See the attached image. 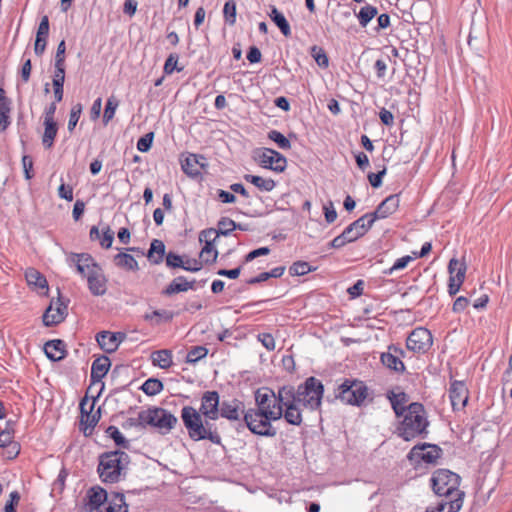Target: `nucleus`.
<instances>
[{
  "label": "nucleus",
  "instance_id": "f257e3e1",
  "mask_svg": "<svg viewBox=\"0 0 512 512\" xmlns=\"http://www.w3.org/2000/svg\"><path fill=\"white\" fill-rule=\"evenodd\" d=\"M220 405L219 393L206 391L201 397L199 410L192 406L182 408L181 419L192 440H209L213 444H221V436L212 422L219 418Z\"/></svg>",
  "mask_w": 512,
  "mask_h": 512
},
{
  "label": "nucleus",
  "instance_id": "f03ea898",
  "mask_svg": "<svg viewBox=\"0 0 512 512\" xmlns=\"http://www.w3.org/2000/svg\"><path fill=\"white\" fill-rule=\"evenodd\" d=\"M283 407L276 399L261 407L249 408L244 414V423L251 433L262 437H275L277 429L272 422L283 416Z\"/></svg>",
  "mask_w": 512,
  "mask_h": 512
},
{
  "label": "nucleus",
  "instance_id": "7ed1b4c3",
  "mask_svg": "<svg viewBox=\"0 0 512 512\" xmlns=\"http://www.w3.org/2000/svg\"><path fill=\"white\" fill-rule=\"evenodd\" d=\"M130 456L121 450L104 452L99 456L97 472L103 483L114 484L126 477Z\"/></svg>",
  "mask_w": 512,
  "mask_h": 512
},
{
  "label": "nucleus",
  "instance_id": "20e7f679",
  "mask_svg": "<svg viewBox=\"0 0 512 512\" xmlns=\"http://www.w3.org/2000/svg\"><path fill=\"white\" fill-rule=\"evenodd\" d=\"M403 420L397 428V433L405 441H411L417 437H426L429 422L424 406L419 402L410 403L407 412L402 415Z\"/></svg>",
  "mask_w": 512,
  "mask_h": 512
},
{
  "label": "nucleus",
  "instance_id": "39448f33",
  "mask_svg": "<svg viewBox=\"0 0 512 512\" xmlns=\"http://www.w3.org/2000/svg\"><path fill=\"white\" fill-rule=\"evenodd\" d=\"M431 486L433 492L438 496L448 497H458V493H463L460 491V476L450 470L447 469H438L436 470L431 477Z\"/></svg>",
  "mask_w": 512,
  "mask_h": 512
},
{
  "label": "nucleus",
  "instance_id": "423d86ee",
  "mask_svg": "<svg viewBox=\"0 0 512 512\" xmlns=\"http://www.w3.org/2000/svg\"><path fill=\"white\" fill-rule=\"evenodd\" d=\"M178 419L168 410L160 407L139 412V424L158 428L162 433L170 432L177 424Z\"/></svg>",
  "mask_w": 512,
  "mask_h": 512
},
{
  "label": "nucleus",
  "instance_id": "0eeeda50",
  "mask_svg": "<svg viewBox=\"0 0 512 512\" xmlns=\"http://www.w3.org/2000/svg\"><path fill=\"white\" fill-rule=\"evenodd\" d=\"M323 393L324 386L322 382L315 377H309L304 383L298 385L297 399L299 404L315 411L321 406Z\"/></svg>",
  "mask_w": 512,
  "mask_h": 512
},
{
  "label": "nucleus",
  "instance_id": "6e6552de",
  "mask_svg": "<svg viewBox=\"0 0 512 512\" xmlns=\"http://www.w3.org/2000/svg\"><path fill=\"white\" fill-rule=\"evenodd\" d=\"M367 395L368 388L364 382L345 379L343 383L338 386L335 396L345 404L360 406L367 398Z\"/></svg>",
  "mask_w": 512,
  "mask_h": 512
},
{
  "label": "nucleus",
  "instance_id": "1a4fd4ad",
  "mask_svg": "<svg viewBox=\"0 0 512 512\" xmlns=\"http://www.w3.org/2000/svg\"><path fill=\"white\" fill-rule=\"evenodd\" d=\"M253 159L259 166L277 173L283 172L287 167V159L281 153L266 147L253 150Z\"/></svg>",
  "mask_w": 512,
  "mask_h": 512
},
{
  "label": "nucleus",
  "instance_id": "9d476101",
  "mask_svg": "<svg viewBox=\"0 0 512 512\" xmlns=\"http://www.w3.org/2000/svg\"><path fill=\"white\" fill-rule=\"evenodd\" d=\"M441 455L442 449L439 446L430 443H422L415 445L409 451L407 458L415 464H420L421 462L435 464Z\"/></svg>",
  "mask_w": 512,
  "mask_h": 512
},
{
  "label": "nucleus",
  "instance_id": "9b49d317",
  "mask_svg": "<svg viewBox=\"0 0 512 512\" xmlns=\"http://www.w3.org/2000/svg\"><path fill=\"white\" fill-rule=\"evenodd\" d=\"M433 344L431 332L424 327H417L408 335L406 347L414 353H426Z\"/></svg>",
  "mask_w": 512,
  "mask_h": 512
},
{
  "label": "nucleus",
  "instance_id": "f8f14e48",
  "mask_svg": "<svg viewBox=\"0 0 512 512\" xmlns=\"http://www.w3.org/2000/svg\"><path fill=\"white\" fill-rule=\"evenodd\" d=\"M66 261L70 267H75L76 272L86 280L89 273L99 266L89 253H70Z\"/></svg>",
  "mask_w": 512,
  "mask_h": 512
},
{
  "label": "nucleus",
  "instance_id": "ddd939ff",
  "mask_svg": "<svg viewBox=\"0 0 512 512\" xmlns=\"http://www.w3.org/2000/svg\"><path fill=\"white\" fill-rule=\"evenodd\" d=\"M95 399L91 403L87 397L83 398L80 402V412H81V430L83 431L85 436H88L92 433L94 427L97 425L100 419V411L92 414V410L94 408Z\"/></svg>",
  "mask_w": 512,
  "mask_h": 512
},
{
  "label": "nucleus",
  "instance_id": "4468645a",
  "mask_svg": "<svg viewBox=\"0 0 512 512\" xmlns=\"http://www.w3.org/2000/svg\"><path fill=\"white\" fill-rule=\"evenodd\" d=\"M245 405L238 399L223 400L220 405L219 416L230 421H238L244 418Z\"/></svg>",
  "mask_w": 512,
  "mask_h": 512
},
{
  "label": "nucleus",
  "instance_id": "2eb2a0df",
  "mask_svg": "<svg viewBox=\"0 0 512 512\" xmlns=\"http://www.w3.org/2000/svg\"><path fill=\"white\" fill-rule=\"evenodd\" d=\"M125 338L126 336L124 333H113L110 331H101L96 336L97 343L106 353L115 352Z\"/></svg>",
  "mask_w": 512,
  "mask_h": 512
},
{
  "label": "nucleus",
  "instance_id": "dca6fc26",
  "mask_svg": "<svg viewBox=\"0 0 512 512\" xmlns=\"http://www.w3.org/2000/svg\"><path fill=\"white\" fill-rule=\"evenodd\" d=\"M67 315V305L60 299L52 302L43 315L45 326H53L62 322Z\"/></svg>",
  "mask_w": 512,
  "mask_h": 512
},
{
  "label": "nucleus",
  "instance_id": "f3484780",
  "mask_svg": "<svg viewBox=\"0 0 512 512\" xmlns=\"http://www.w3.org/2000/svg\"><path fill=\"white\" fill-rule=\"evenodd\" d=\"M399 196L397 194L390 195L385 198L375 209L374 212L368 213L373 223L378 219H384L393 214L399 207Z\"/></svg>",
  "mask_w": 512,
  "mask_h": 512
},
{
  "label": "nucleus",
  "instance_id": "a211bd4d",
  "mask_svg": "<svg viewBox=\"0 0 512 512\" xmlns=\"http://www.w3.org/2000/svg\"><path fill=\"white\" fill-rule=\"evenodd\" d=\"M449 397L454 410L462 409L468 402V389L463 381H454L449 388Z\"/></svg>",
  "mask_w": 512,
  "mask_h": 512
},
{
  "label": "nucleus",
  "instance_id": "6ab92c4d",
  "mask_svg": "<svg viewBox=\"0 0 512 512\" xmlns=\"http://www.w3.org/2000/svg\"><path fill=\"white\" fill-rule=\"evenodd\" d=\"M373 221H371L368 213L361 216L350 225H348L343 231L348 235L352 242L356 241L360 237L364 236L369 229L373 226Z\"/></svg>",
  "mask_w": 512,
  "mask_h": 512
},
{
  "label": "nucleus",
  "instance_id": "aec40b11",
  "mask_svg": "<svg viewBox=\"0 0 512 512\" xmlns=\"http://www.w3.org/2000/svg\"><path fill=\"white\" fill-rule=\"evenodd\" d=\"M89 291L94 296H102L107 291V279L100 265L87 277Z\"/></svg>",
  "mask_w": 512,
  "mask_h": 512
},
{
  "label": "nucleus",
  "instance_id": "412c9836",
  "mask_svg": "<svg viewBox=\"0 0 512 512\" xmlns=\"http://www.w3.org/2000/svg\"><path fill=\"white\" fill-rule=\"evenodd\" d=\"M205 158L201 155L189 154L181 160V168L189 177L196 178L201 175V168L204 167Z\"/></svg>",
  "mask_w": 512,
  "mask_h": 512
},
{
  "label": "nucleus",
  "instance_id": "4be33fe9",
  "mask_svg": "<svg viewBox=\"0 0 512 512\" xmlns=\"http://www.w3.org/2000/svg\"><path fill=\"white\" fill-rule=\"evenodd\" d=\"M86 497L88 499L86 504L87 510L94 511L97 510L102 504L109 501L110 493H108L100 486H93L87 491Z\"/></svg>",
  "mask_w": 512,
  "mask_h": 512
},
{
  "label": "nucleus",
  "instance_id": "5701e85b",
  "mask_svg": "<svg viewBox=\"0 0 512 512\" xmlns=\"http://www.w3.org/2000/svg\"><path fill=\"white\" fill-rule=\"evenodd\" d=\"M111 366L110 359L107 356H101L92 362L91 366V382H100L108 373Z\"/></svg>",
  "mask_w": 512,
  "mask_h": 512
},
{
  "label": "nucleus",
  "instance_id": "b1692460",
  "mask_svg": "<svg viewBox=\"0 0 512 512\" xmlns=\"http://www.w3.org/2000/svg\"><path fill=\"white\" fill-rule=\"evenodd\" d=\"M195 280L188 281L184 276H178L162 291V294L171 296L176 293L186 292L195 289Z\"/></svg>",
  "mask_w": 512,
  "mask_h": 512
},
{
  "label": "nucleus",
  "instance_id": "393cba45",
  "mask_svg": "<svg viewBox=\"0 0 512 512\" xmlns=\"http://www.w3.org/2000/svg\"><path fill=\"white\" fill-rule=\"evenodd\" d=\"M44 352L47 358L52 361H60L65 357V343L62 340H50L44 345Z\"/></svg>",
  "mask_w": 512,
  "mask_h": 512
},
{
  "label": "nucleus",
  "instance_id": "a878e982",
  "mask_svg": "<svg viewBox=\"0 0 512 512\" xmlns=\"http://www.w3.org/2000/svg\"><path fill=\"white\" fill-rule=\"evenodd\" d=\"M194 266L185 265L182 257L174 252L166 254V265L169 268H182L186 271L197 272L202 268L201 262L193 260Z\"/></svg>",
  "mask_w": 512,
  "mask_h": 512
},
{
  "label": "nucleus",
  "instance_id": "bb28decb",
  "mask_svg": "<svg viewBox=\"0 0 512 512\" xmlns=\"http://www.w3.org/2000/svg\"><path fill=\"white\" fill-rule=\"evenodd\" d=\"M297 394L298 387L295 389L294 386L285 385L279 387L276 393V398L284 408L285 406H288V404H299Z\"/></svg>",
  "mask_w": 512,
  "mask_h": 512
},
{
  "label": "nucleus",
  "instance_id": "cd10ccee",
  "mask_svg": "<svg viewBox=\"0 0 512 512\" xmlns=\"http://www.w3.org/2000/svg\"><path fill=\"white\" fill-rule=\"evenodd\" d=\"M11 99L6 96V92L0 86V128H8L11 124Z\"/></svg>",
  "mask_w": 512,
  "mask_h": 512
},
{
  "label": "nucleus",
  "instance_id": "c85d7f7f",
  "mask_svg": "<svg viewBox=\"0 0 512 512\" xmlns=\"http://www.w3.org/2000/svg\"><path fill=\"white\" fill-rule=\"evenodd\" d=\"M387 398L389 399L397 417H400L407 412L406 404L408 402V396L406 393H394L393 391H389L387 393Z\"/></svg>",
  "mask_w": 512,
  "mask_h": 512
},
{
  "label": "nucleus",
  "instance_id": "c756f323",
  "mask_svg": "<svg viewBox=\"0 0 512 512\" xmlns=\"http://www.w3.org/2000/svg\"><path fill=\"white\" fill-rule=\"evenodd\" d=\"M464 493H458L457 498L441 501L435 508L428 507L426 512H458L463 504Z\"/></svg>",
  "mask_w": 512,
  "mask_h": 512
},
{
  "label": "nucleus",
  "instance_id": "7c9ffc66",
  "mask_svg": "<svg viewBox=\"0 0 512 512\" xmlns=\"http://www.w3.org/2000/svg\"><path fill=\"white\" fill-rule=\"evenodd\" d=\"M381 363L388 369L397 373H404L406 370L405 364L402 360L398 359V355H394L392 351L387 348L380 356Z\"/></svg>",
  "mask_w": 512,
  "mask_h": 512
},
{
  "label": "nucleus",
  "instance_id": "2f4dec72",
  "mask_svg": "<svg viewBox=\"0 0 512 512\" xmlns=\"http://www.w3.org/2000/svg\"><path fill=\"white\" fill-rule=\"evenodd\" d=\"M268 15L271 21L279 28L285 37L291 36L290 24L279 9H277L275 6H272Z\"/></svg>",
  "mask_w": 512,
  "mask_h": 512
},
{
  "label": "nucleus",
  "instance_id": "473e14b6",
  "mask_svg": "<svg viewBox=\"0 0 512 512\" xmlns=\"http://www.w3.org/2000/svg\"><path fill=\"white\" fill-rule=\"evenodd\" d=\"M165 244L162 240L153 239L147 253L148 260L153 264L162 263L165 256Z\"/></svg>",
  "mask_w": 512,
  "mask_h": 512
},
{
  "label": "nucleus",
  "instance_id": "72a5a7b5",
  "mask_svg": "<svg viewBox=\"0 0 512 512\" xmlns=\"http://www.w3.org/2000/svg\"><path fill=\"white\" fill-rule=\"evenodd\" d=\"M449 279L459 284H463L466 274V264L459 262L456 258H452L448 264Z\"/></svg>",
  "mask_w": 512,
  "mask_h": 512
},
{
  "label": "nucleus",
  "instance_id": "f704fd0d",
  "mask_svg": "<svg viewBox=\"0 0 512 512\" xmlns=\"http://www.w3.org/2000/svg\"><path fill=\"white\" fill-rule=\"evenodd\" d=\"M301 404H288L283 409V418L285 421L294 426H300L302 423Z\"/></svg>",
  "mask_w": 512,
  "mask_h": 512
},
{
  "label": "nucleus",
  "instance_id": "c9c22d12",
  "mask_svg": "<svg viewBox=\"0 0 512 512\" xmlns=\"http://www.w3.org/2000/svg\"><path fill=\"white\" fill-rule=\"evenodd\" d=\"M151 360L154 366L161 369H168L172 366V352L168 349L154 351L151 354Z\"/></svg>",
  "mask_w": 512,
  "mask_h": 512
},
{
  "label": "nucleus",
  "instance_id": "e433bc0d",
  "mask_svg": "<svg viewBox=\"0 0 512 512\" xmlns=\"http://www.w3.org/2000/svg\"><path fill=\"white\" fill-rule=\"evenodd\" d=\"M244 179L245 181L256 186L259 190L265 192L272 191L276 186V182L271 178L266 179L261 176L246 174L244 175Z\"/></svg>",
  "mask_w": 512,
  "mask_h": 512
},
{
  "label": "nucleus",
  "instance_id": "4c0bfd02",
  "mask_svg": "<svg viewBox=\"0 0 512 512\" xmlns=\"http://www.w3.org/2000/svg\"><path fill=\"white\" fill-rule=\"evenodd\" d=\"M25 278L29 286L38 289L48 288L46 278L35 268H28L25 272Z\"/></svg>",
  "mask_w": 512,
  "mask_h": 512
},
{
  "label": "nucleus",
  "instance_id": "58836bf2",
  "mask_svg": "<svg viewBox=\"0 0 512 512\" xmlns=\"http://www.w3.org/2000/svg\"><path fill=\"white\" fill-rule=\"evenodd\" d=\"M115 265L119 268H123L129 271H137L139 269L138 262L136 259L124 252H120L114 257Z\"/></svg>",
  "mask_w": 512,
  "mask_h": 512
},
{
  "label": "nucleus",
  "instance_id": "ea45409f",
  "mask_svg": "<svg viewBox=\"0 0 512 512\" xmlns=\"http://www.w3.org/2000/svg\"><path fill=\"white\" fill-rule=\"evenodd\" d=\"M174 318V313L169 310H154L144 315V320L151 322L153 325H159L162 322H170Z\"/></svg>",
  "mask_w": 512,
  "mask_h": 512
},
{
  "label": "nucleus",
  "instance_id": "a19ab883",
  "mask_svg": "<svg viewBox=\"0 0 512 512\" xmlns=\"http://www.w3.org/2000/svg\"><path fill=\"white\" fill-rule=\"evenodd\" d=\"M378 14V9L372 5H365L361 7L358 13H356V17L359 21V25L362 28H366L371 20L376 17Z\"/></svg>",
  "mask_w": 512,
  "mask_h": 512
},
{
  "label": "nucleus",
  "instance_id": "79ce46f5",
  "mask_svg": "<svg viewBox=\"0 0 512 512\" xmlns=\"http://www.w3.org/2000/svg\"><path fill=\"white\" fill-rule=\"evenodd\" d=\"M310 55L315 60L317 65L322 68L326 69L329 66V57L326 53V51L317 45H313L310 47Z\"/></svg>",
  "mask_w": 512,
  "mask_h": 512
},
{
  "label": "nucleus",
  "instance_id": "37998d69",
  "mask_svg": "<svg viewBox=\"0 0 512 512\" xmlns=\"http://www.w3.org/2000/svg\"><path fill=\"white\" fill-rule=\"evenodd\" d=\"M274 399H276V393L272 389L260 388L255 392V407H261Z\"/></svg>",
  "mask_w": 512,
  "mask_h": 512
},
{
  "label": "nucleus",
  "instance_id": "c03bdc74",
  "mask_svg": "<svg viewBox=\"0 0 512 512\" xmlns=\"http://www.w3.org/2000/svg\"><path fill=\"white\" fill-rule=\"evenodd\" d=\"M163 388V383L157 378H149L141 386V390L148 396L159 394Z\"/></svg>",
  "mask_w": 512,
  "mask_h": 512
},
{
  "label": "nucleus",
  "instance_id": "a18cd8bd",
  "mask_svg": "<svg viewBox=\"0 0 512 512\" xmlns=\"http://www.w3.org/2000/svg\"><path fill=\"white\" fill-rule=\"evenodd\" d=\"M178 61H179V54H177L175 52L170 53L165 60V63L163 66V73L165 75H171L175 71H177V72L183 71L184 66H178Z\"/></svg>",
  "mask_w": 512,
  "mask_h": 512
},
{
  "label": "nucleus",
  "instance_id": "49530a36",
  "mask_svg": "<svg viewBox=\"0 0 512 512\" xmlns=\"http://www.w3.org/2000/svg\"><path fill=\"white\" fill-rule=\"evenodd\" d=\"M293 137H295L293 133H289L288 137H286L277 130H271L270 133L268 134V138L274 141L277 144V146L283 150L290 149V139Z\"/></svg>",
  "mask_w": 512,
  "mask_h": 512
},
{
  "label": "nucleus",
  "instance_id": "de8ad7c7",
  "mask_svg": "<svg viewBox=\"0 0 512 512\" xmlns=\"http://www.w3.org/2000/svg\"><path fill=\"white\" fill-rule=\"evenodd\" d=\"M214 241L215 238H213V240H206V243L201 250L200 257H202L206 263L215 262L217 259L218 251L214 247Z\"/></svg>",
  "mask_w": 512,
  "mask_h": 512
},
{
  "label": "nucleus",
  "instance_id": "09e8293b",
  "mask_svg": "<svg viewBox=\"0 0 512 512\" xmlns=\"http://www.w3.org/2000/svg\"><path fill=\"white\" fill-rule=\"evenodd\" d=\"M237 16V6L234 0H227L223 7V18L225 23L234 25Z\"/></svg>",
  "mask_w": 512,
  "mask_h": 512
},
{
  "label": "nucleus",
  "instance_id": "8fccbe9b",
  "mask_svg": "<svg viewBox=\"0 0 512 512\" xmlns=\"http://www.w3.org/2000/svg\"><path fill=\"white\" fill-rule=\"evenodd\" d=\"M236 229V222L228 217H222L218 221V229H216V237L220 235L229 236Z\"/></svg>",
  "mask_w": 512,
  "mask_h": 512
},
{
  "label": "nucleus",
  "instance_id": "3c124183",
  "mask_svg": "<svg viewBox=\"0 0 512 512\" xmlns=\"http://www.w3.org/2000/svg\"><path fill=\"white\" fill-rule=\"evenodd\" d=\"M119 105V101L114 96H110L105 104L103 113V124L107 125L108 122L114 117L115 111Z\"/></svg>",
  "mask_w": 512,
  "mask_h": 512
},
{
  "label": "nucleus",
  "instance_id": "603ef678",
  "mask_svg": "<svg viewBox=\"0 0 512 512\" xmlns=\"http://www.w3.org/2000/svg\"><path fill=\"white\" fill-rule=\"evenodd\" d=\"M315 270L316 268H312L306 261H296L290 266L289 273L292 276H303Z\"/></svg>",
  "mask_w": 512,
  "mask_h": 512
},
{
  "label": "nucleus",
  "instance_id": "864d4df0",
  "mask_svg": "<svg viewBox=\"0 0 512 512\" xmlns=\"http://www.w3.org/2000/svg\"><path fill=\"white\" fill-rule=\"evenodd\" d=\"M208 354V349L205 346H194L190 349L186 356V362L190 364H194L206 357Z\"/></svg>",
  "mask_w": 512,
  "mask_h": 512
},
{
  "label": "nucleus",
  "instance_id": "5fc2aeb1",
  "mask_svg": "<svg viewBox=\"0 0 512 512\" xmlns=\"http://www.w3.org/2000/svg\"><path fill=\"white\" fill-rule=\"evenodd\" d=\"M106 434L112 438L117 446L127 448L129 446L128 440L122 435L116 426H109L106 429Z\"/></svg>",
  "mask_w": 512,
  "mask_h": 512
},
{
  "label": "nucleus",
  "instance_id": "6e6d98bb",
  "mask_svg": "<svg viewBox=\"0 0 512 512\" xmlns=\"http://www.w3.org/2000/svg\"><path fill=\"white\" fill-rule=\"evenodd\" d=\"M413 260H414V257H412L410 255L403 256V257L397 259L390 268L384 270L383 273L385 275H392L395 271L405 269L407 267V265Z\"/></svg>",
  "mask_w": 512,
  "mask_h": 512
},
{
  "label": "nucleus",
  "instance_id": "4d7b16f0",
  "mask_svg": "<svg viewBox=\"0 0 512 512\" xmlns=\"http://www.w3.org/2000/svg\"><path fill=\"white\" fill-rule=\"evenodd\" d=\"M154 139V133L151 131L142 136L137 142V149L140 152H147L150 150Z\"/></svg>",
  "mask_w": 512,
  "mask_h": 512
},
{
  "label": "nucleus",
  "instance_id": "13d9d810",
  "mask_svg": "<svg viewBox=\"0 0 512 512\" xmlns=\"http://www.w3.org/2000/svg\"><path fill=\"white\" fill-rule=\"evenodd\" d=\"M54 75L52 83H64L65 82V62L54 63Z\"/></svg>",
  "mask_w": 512,
  "mask_h": 512
},
{
  "label": "nucleus",
  "instance_id": "bf43d9fd",
  "mask_svg": "<svg viewBox=\"0 0 512 512\" xmlns=\"http://www.w3.org/2000/svg\"><path fill=\"white\" fill-rule=\"evenodd\" d=\"M114 240V232L111 230L109 226H106L102 230V236L100 237V245L103 248H110Z\"/></svg>",
  "mask_w": 512,
  "mask_h": 512
},
{
  "label": "nucleus",
  "instance_id": "052dcab7",
  "mask_svg": "<svg viewBox=\"0 0 512 512\" xmlns=\"http://www.w3.org/2000/svg\"><path fill=\"white\" fill-rule=\"evenodd\" d=\"M82 112V105L76 104L72 107L67 128H75Z\"/></svg>",
  "mask_w": 512,
  "mask_h": 512
},
{
  "label": "nucleus",
  "instance_id": "680f3d73",
  "mask_svg": "<svg viewBox=\"0 0 512 512\" xmlns=\"http://www.w3.org/2000/svg\"><path fill=\"white\" fill-rule=\"evenodd\" d=\"M50 30L49 18L47 15L42 16L40 23L38 25V29L36 32V36L41 38H48Z\"/></svg>",
  "mask_w": 512,
  "mask_h": 512
},
{
  "label": "nucleus",
  "instance_id": "e2e57ef3",
  "mask_svg": "<svg viewBox=\"0 0 512 512\" xmlns=\"http://www.w3.org/2000/svg\"><path fill=\"white\" fill-rule=\"evenodd\" d=\"M352 240L348 237V235L343 231L340 235L336 236L330 243L329 246L334 249H340L344 247L346 244L351 243Z\"/></svg>",
  "mask_w": 512,
  "mask_h": 512
},
{
  "label": "nucleus",
  "instance_id": "0e129e2a",
  "mask_svg": "<svg viewBox=\"0 0 512 512\" xmlns=\"http://www.w3.org/2000/svg\"><path fill=\"white\" fill-rule=\"evenodd\" d=\"M246 58H247V60L251 64H255V63L261 62L262 54H261L260 49L257 46H255V45L250 46L248 48V51H247V54H246Z\"/></svg>",
  "mask_w": 512,
  "mask_h": 512
},
{
  "label": "nucleus",
  "instance_id": "69168bd1",
  "mask_svg": "<svg viewBox=\"0 0 512 512\" xmlns=\"http://www.w3.org/2000/svg\"><path fill=\"white\" fill-rule=\"evenodd\" d=\"M386 174V168H383L377 173H369L368 180L373 188H379L382 185V179Z\"/></svg>",
  "mask_w": 512,
  "mask_h": 512
},
{
  "label": "nucleus",
  "instance_id": "338daca9",
  "mask_svg": "<svg viewBox=\"0 0 512 512\" xmlns=\"http://www.w3.org/2000/svg\"><path fill=\"white\" fill-rule=\"evenodd\" d=\"M378 117L381 123L385 126H392L394 124V115L390 110L381 108L378 112Z\"/></svg>",
  "mask_w": 512,
  "mask_h": 512
},
{
  "label": "nucleus",
  "instance_id": "774afa93",
  "mask_svg": "<svg viewBox=\"0 0 512 512\" xmlns=\"http://www.w3.org/2000/svg\"><path fill=\"white\" fill-rule=\"evenodd\" d=\"M259 341L269 351H273L276 347L274 337L269 333H262L258 335Z\"/></svg>",
  "mask_w": 512,
  "mask_h": 512
}]
</instances>
